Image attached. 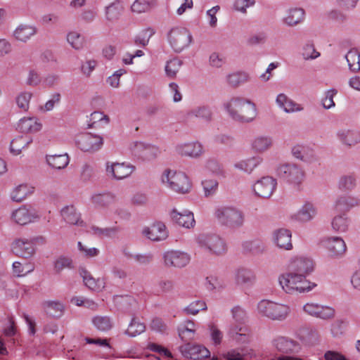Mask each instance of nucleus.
Masks as SVG:
<instances>
[{"instance_id": "e433bc0d", "label": "nucleus", "mask_w": 360, "mask_h": 360, "mask_svg": "<svg viewBox=\"0 0 360 360\" xmlns=\"http://www.w3.org/2000/svg\"><path fill=\"white\" fill-rule=\"evenodd\" d=\"M46 160L51 168L56 169H63L65 168L70 162V158L67 153L46 155Z\"/></svg>"}, {"instance_id": "20e7f679", "label": "nucleus", "mask_w": 360, "mask_h": 360, "mask_svg": "<svg viewBox=\"0 0 360 360\" xmlns=\"http://www.w3.org/2000/svg\"><path fill=\"white\" fill-rule=\"evenodd\" d=\"M257 311L262 316L277 321L285 320L291 312L289 305L267 300L258 303Z\"/></svg>"}, {"instance_id": "2eb2a0df", "label": "nucleus", "mask_w": 360, "mask_h": 360, "mask_svg": "<svg viewBox=\"0 0 360 360\" xmlns=\"http://www.w3.org/2000/svg\"><path fill=\"white\" fill-rule=\"evenodd\" d=\"M164 264L167 267L183 268L191 260L190 255L179 250H169L162 255Z\"/></svg>"}, {"instance_id": "9b49d317", "label": "nucleus", "mask_w": 360, "mask_h": 360, "mask_svg": "<svg viewBox=\"0 0 360 360\" xmlns=\"http://www.w3.org/2000/svg\"><path fill=\"white\" fill-rule=\"evenodd\" d=\"M134 170L135 167L130 163L107 162L105 164L106 176L111 179H124L130 176Z\"/></svg>"}, {"instance_id": "c9c22d12", "label": "nucleus", "mask_w": 360, "mask_h": 360, "mask_svg": "<svg viewBox=\"0 0 360 360\" xmlns=\"http://www.w3.org/2000/svg\"><path fill=\"white\" fill-rule=\"evenodd\" d=\"M350 219L345 214H338L331 220V227L333 231L339 233H345L349 230Z\"/></svg>"}, {"instance_id": "423d86ee", "label": "nucleus", "mask_w": 360, "mask_h": 360, "mask_svg": "<svg viewBox=\"0 0 360 360\" xmlns=\"http://www.w3.org/2000/svg\"><path fill=\"white\" fill-rule=\"evenodd\" d=\"M214 217L220 224L233 229L241 227L245 221L243 211L233 206L217 207L214 211Z\"/></svg>"}, {"instance_id": "0e129e2a", "label": "nucleus", "mask_w": 360, "mask_h": 360, "mask_svg": "<svg viewBox=\"0 0 360 360\" xmlns=\"http://www.w3.org/2000/svg\"><path fill=\"white\" fill-rule=\"evenodd\" d=\"M302 56L304 60H314L320 56V53L315 49L313 44H307L302 48Z\"/></svg>"}, {"instance_id": "393cba45", "label": "nucleus", "mask_w": 360, "mask_h": 360, "mask_svg": "<svg viewBox=\"0 0 360 360\" xmlns=\"http://www.w3.org/2000/svg\"><path fill=\"white\" fill-rule=\"evenodd\" d=\"M34 187L28 184H21L14 186L10 191V198L13 202H21L34 192Z\"/></svg>"}, {"instance_id": "cd10ccee", "label": "nucleus", "mask_w": 360, "mask_h": 360, "mask_svg": "<svg viewBox=\"0 0 360 360\" xmlns=\"http://www.w3.org/2000/svg\"><path fill=\"white\" fill-rule=\"evenodd\" d=\"M263 161L260 156H253L240 160L233 164V167L246 174H251Z\"/></svg>"}, {"instance_id": "79ce46f5", "label": "nucleus", "mask_w": 360, "mask_h": 360, "mask_svg": "<svg viewBox=\"0 0 360 360\" xmlns=\"http://www.w3.org/2000/svg\"><path fill=\"white\" fill-rule=\"evenodd\" d=\"M179 335L182 340L188 341L193 339L195 325L193 321L187 320L178 328Z\"/></svg>"}, {"instance_id": "a211bd4d", "label": "nucleus", "mask_w": 360, "mask_h": 360, "mask_svg": "<svg viewBox=\"0 0 360 360\" xmlns=\"http://www.w3.org/2000/svg\"><path fill=\"white\" fill-rule=\"evenodd\" d=\"M11 250L18 257L29 259L36 253V247H34L30 238H20L13 240L11 244Z\"/></svg>"}, {"instance_id": "774afa93", "label": "nucleus", "mask_w": 360, "mask_h": 360, "mask_svg": "<svg viewBox=\"0 0 360 360\" xmlns=\"http://www.w3.org/2000/svg\"><path fill=\"white\" fill-rule=\"evenodd\" d=\"M160 153V150L158 147L154 145L147 144L143 151L142 158L146 160H152L156 158Z\"/></svg>"}, {"instance_id": "de8ad7c7", "label": "nucleus", "mask_w": 360, "mask_h": 360, "mask_svg": "<svg viewBox=\"0 0 360 360\" xmlns=\"http://www.w3.org/2000/svg\"><path fill=\"white\" fill-rule=\"evenodd\" d=\"M243 248L245 252L254 255L263 253L266 250L265 244L259 240H247L243 243Z\"/></svg>"}, {"instance_id": "4468645a", "label": "nucleus", "mask_w": 360, "mask_h": 360, "mask_svg": "<svg viewBox=\"0 0 360 360\" xmlns=\"http://www.w3.org/2000/svg\"><path fill=\"white\" fill-rule=\"evenodd\" d=\"M314 269V262L311 259L304 256H295L290 259L288 265V270L302 274L304 278L311 274Z\"/></svg>"}, {"instance_id": "473e14b6", "label": "nucleus", "mask_w": 360, "mask_h": 360, "mask_svg": "<svg viewBox=\"0 0 360 360\" xmlns=\"http://www.w3.org/2000/svg\"><path fill=\"white\" fill-rule=\"evenodd\" d=\"M360 205V199L353 195H342L339 196L335 202L337 210L349 211Z\"/></svg>"}, {"instance_id": "a18cd8bd", "label": "nucleus", "mask_w": 360, "mask_h": 360, "mask_svg": "<svg viewBox=\"0 0 360 360\" xmlns=\"http://www.w3.org/2000/svg\"><path fill=\"white\" fill-rule=\"evenodd\" d=\"M123 7L120 1H115L105 7V17L109 21H115L120 18Z\"/></svg>"}, {"instance_id": "13d9d810", "label": "nucleus", "mask_w": 360, "mask_h": 360, "mask_svg": "<svg viewBox=\"0 0 360 360\" xmlns=\"http://www.w3.org/2000/svg\"><path fill=\"white\" fill-rule=\"evenodd\" d=\"M155 34L151 28L142 30L134 38V43L138 46H146L148 45L150 37Z\"/></svg>"}, {"instance_id": "7ed1b4c3", "label": "nucleus", "mask_w": 360, "mask_h": 360, "mask_svg": "<svg viewBox=\"0 0 360 360\" xmlns=\"http://www.w3.org/2000/svg\"><path fill=\"white\" fill-rule=\"evenodd\" d=\"M161 182L167 188L178 193H187L191 189L188 177L179 171L165 169L161 175Z\"/></svg>"}, {"instance_id": "5fc2aeb1", "label": "nucleus", "mask_w": 360, "mask_h": 360, "mask_svg": "<svg viewBox=\"0 0 360 360\" xmlns=\"http://www.w3.org/2000/svg\"><path fill=\"white\" fill-rule=\"evenodd\" d=\"M12 267L13 274L18 277L25 276L34 269V265L30 262L22 264L20 262H14Z\"/></svg>"}, {"instance_id": "4be33fe9", "label": "nucleus", "mask_w": 360, "mask_h": 360, "mask_svg": "<svg viewBox=\"0 0 360 360\" xmlns=\"http://www.w3.org/2000/svg\"><path fill=\"white\" fill-rule=\"evenodd\" d=\"M142 233L148 239L154 241L165 240L168 236V231L162 222H156L149 227H145Z\"/></svg>"}, {"instance_id": "a19ab883", "label": "nucleus", "mask_w": 360, "mask_h": 360, "mask_svg": "<svg viewBox=\"0 0 360 360\" xmlns=\"http://www.w3.org/2000/svg\"><path fill=\"white\" fill-rule=\"evenodd\" d=\"M61 215L63 219L70 224L82 225L80 215L77 212L74 206H66L61 210Z\"/></svg>"}, {"instance_id": "052dcab7", "label": "nucleus", "mask_w": 360, "mask_h": 360, "mask_svg": "<svg viewBox=\"0 0 360 360\" xmlns=\"http://www.w3.org/2000/svg\"><path fill=\"white\" fill-rule=\"evenodd\" d=\"M207 309V304L202 300H195L184 309L186 314L196 315L199 311Z\"/></svg>"}, {"instance_id": "a878e982", "label": "nucleus", "mask_w": 360, "mask_h": 360, "mask_svg": "<svg viewBox=\"0 0 360 360\" xmlns=\"http://www.w3.org/2000/svg\"><path fill=\"white\" fill-rule=\"evenodd\" d=\"M37 33V28L34 25L20 24L13 31V37L20 42L26 43Z\"/></svg>"}, {"instance_id": "864d4df0", "label": "nucleus", "mask_w": 360, "mask_h": 360, "mask_svg": "<svg viewBox=\"0 0 360 360\" xmlns=\"http://www.w3.org/2000/svg\"><path fill=\"white\" fill-rule=\"evenodd\" d=\"M202 186L204 196L210 198L216 194L218 190L219 182L215 179L207 178L202 181Z\"/></svg>"}, {"instance_id": "ddd939ff", "label": "nucleus", "mask_w": 360, "mask_h": 360, "mask_svg": "<svg viewBox=\"0 0 360 360\" xmlns=\"http://www.w3.org/2000/svg\"><path fill=\"white\" fill-rule=\"evenodd\" d=\"M302 311L308 316L323 320L332 319L335 316V309L329 306L309 302L302 307Z\"/></svg>"}, {"instance_id": "dca6fc26", "label": "nucleus", "mask_w": 360, "mask_h": 360, "mask_svg": "<svg viewBox=\"0 0 360 360\" xmlns=\"http://www.w3.org/2000/svg\"><path fill=\"white\" fill-rule=\"evenodd\" d=\"M276 185L277 181L276 179L266 176L257 180L252 185V190L257 196L268 198L271 196L276 190Z\"/></svg>"}, {"instance_id": "6e6d98bb", "label": "nucleus", "mask_w": 360, "mask_h": 360, "mask_svg": "<svg viewBox=\"0 0 360 360\" xmlns=\"http://www.w3.org/2000/svg\"><path fill=\"white\" fill-rule=\"evenodd\" d=\"M146 330L144 323H141L137 318H132L128 326L125 333L130 337H135L143 333Z\"/></svg>"}, {"instance_id": "f03ea898", "label": "nucleus", "mask_w": 360, "mask_h": 360, "mask_svg": "<svg viewBox=\"0 0 360 360\" xmlns=\"http://www.w3.org/2000/svg\"><path fill=\"white\" fill-rule=\"evenodd\" d=\"M282 289L288 294L304 293L313 290L316 284L307 280L302 274L288 271L278 278Z\"/></svg>"}, {"instance_id": "bf43d9fd", "label": "nucleus", "mask_w": 360, "mask_h": 360, "mask_svg": "<svg viewBox=\"0 0 360 360\" xmlns=\"http://www.w3.org/2000/svg\"><path fill=\"white\" fill-rule=\"evenodd\" d=\"M153 7V4L148 0H136L131 6L133 13H142L148 12Z\"/></svg>"}, {"instance_id": "bb28decb", "label": "nucleus", "mask_w": 360, "mask_h": 360, "mask_svg": "<svg viewBox=\"0 0 360 360\" xmlns=\"http://www.w3.org/2000/svg\"><path fill=\"white\" fill-rule=\"evenodd\" d=\"M317 214L316 207L310 202H306L293 215V218L300 222H309Z\"/></svg>"}, {"instance_id": "680f3d73", "label": "nucleus", "mask_w": 360, "mask_h": 360, "mask_svg": "<svg viewBox=\"0 0 360 360\" xmlns=\"http://www.w3.org/2000/svg\"><path fill=\"white\" fill-rule=\"evenodd\" d=\"M89 122V126L94 127L98 123L108 124L110 122V119L109 117L103 112L95 111L90 115Z\"/></svg>"}, {"instance_id": "f704fd0d", "label": "nucleus", "mask_w": 360, "mask_h": 360, "mask_svg": "<svg viewBox=\"0 0 360 360\" xmlns=\"http://www.w3.org/2000/svg\"><path fill=\"white\" fill-rule=\"evenodd\" d=\"M273 145L274 140L269 136H258L252 140L251 143L252 150L258 153H263L270 150Z\"/></svg>"}, {"instance_id": "1a4fd4ad", "label": "nucleus", "mask_w": 360, "mask_h": 360, "mask_svg": "<svg viewBox=\"0 0 360 360\" xmlns=\"http://www.w3.org/2000/svg\"><path fill=\"white\" fill-rule=\"evenodd\" d=\"M167 39L174 51L180 53L189 46L192 41V35L186 28L176 27L169 32Z\"/></svg>"}, {"instance_id": "4c0bfd02", "label": "nucleus", "mask_w": 360, "mask_h": 360, "mask_svg": "<svg viewBox=\"0 0 360 360\" xmlns=\"http://www.w3.org/2000/svg\"><path fill=\"white\" fill-rule=\"evenodd\" d=\"M356 186V176L353 173L342 175L338 181V187L341 191H352Z\"/></svg>"}, {"instance_id": "f257e3e1", "label": "nucleus", "mask_w": 360, "mask_h": 360, "mask_svg": "<svg viewBox=\"0 0 360 360\" xmlns=\"http://www.w3.org/2000/svg\"><path fill=\"white\" fill-rule=\"evenodd\" d=\"M227 115L235 122L249 124L257 117V108L255 103L241 96H233L223 103Z\"/></svg>"}, {"instance_id": "b1692460", "label": "nucleus", "mask_w": 360, "mask_h": 360, "mask_svg": "<svg viewBox=\"0 0 360 360\" xmlns=\"http://www.w3.org/2000/svg\"><path fill=\"white\" fill-rule=\"evenodd\" d=\"M291 155L297 160L304 162H312L316 160L313 150L301 144H295L291 148Z\"/></svg>"}, {"instance_id": "e2e57ef3", "label": "nucleus", "mask_w": 360, "mask_h": 360, "mask_svg": "<svg viewBox=\"0 0 360 360\" xmlns=\"http://www.w3.org/2000/svg\"><path fill=\"white\" fill-rule=\"evenodd\" d=\"M92 322L94 326L101 331H106L112 328L111 321L108 316H95Z\"/></svg>"}, {"instance_id": "c756f323", "label": "nucleus", "mask_w": 360, "mask_h": 360, "mask_svg": "<svg viewBox=\"0 0 360 360\" xmlns=\"http://www.w3.org/2000/svg\"><path fill=\"white\" fill-rule=\"evenodd\" d=\"M42 124L36 117H23L18 124V129L22 133H36L41 129Z\"/></svg>"}, {"instance_id": "2f4dec72", "label": "nucleus", "mask_w": 360, "mask_h": 360, "mask_svg": "<svg viewBox=\"0 0 360 360\" xmlns=\"http://www.w3.org/2000/svg\"><path fill=\"white\" fill-rule=\"evenodd\" d=\"M171 216L176 224L184 228L190 229L195 225V221L193 214L188 210L179 212L174 210L171 213Z\"/></svg>"}, {"instance_id": "49530a36", "label": "nucleus", "mask_w": 360, "mask_h": 360, "mask_svg": "<svg viewBox=\"0 0 360 360\" xmlns=\"http://www.w3.org/2000/svg\"><path fill=\"white\" fill-rule=\"evenodd\" d=\"M349 68L353 72L360 70V50L352 49L345 56Z\"/></svg>"}, {"instance_id": "3c124183", "label": "nucleus", "mask_w": 360, "mask_h": 360, "mask_svg": "<svg viewBox=\"0 0 360 360\" xmlns=\"http://www.w3.org/2000/svg\"><path fill=\"white\" fill-rule=\"evenodd\" d=\"M189 115L193 117L200 119L205 122H210L212 118V112L210 108L205 105L193 108L190 111Z\"/></svg>"}, {"instance_id": "603ef678", "label": "nucleus", "mask_w": 360, "mask_h": 360, "mask_svg": "<svg viewBox=\"0 0 360 360\" xmlns=\"http://www.w3.org/2000/svg\"><path fill=\"white\" fill-rule=\"evenodd\" d=\"M66 39L71 47L75 50H81L84 46V37L76 31L68 32Z\"/></svg>"}, {"instance_id": "0eeeda50", "label": "nucleus", "mask_w": 360, "mask_h": 360, "mask_svg": "<svg viewBox=\"0 0 360 360\" xmlns=\"http://www.w3.org/2000/svg\"><path fill=\"white\" fill-rule=\"evenodd\" d=\"M200 249L207 254L219 256L226 252V245L224 240L217 234L202 233L195 238Z\"/></svg>"}, {"instance_id": "aec40b11", "label": "nucleus", "mask_w": 360, "mask_h": 360, "mask_svg": "<svg viewBox=\"0 0 360 360\" xmlns=\"http://www.w3.org/2000/svg\"><path fill=\"white\" fill-rule=\"evenodd\" d=\"M291 231L287 229H278L272 233L273 243L280 249L290 250L292 249Z\"/></svg>"}, {"instance_id": "c85d7f7f", "label": "nucleus", "mask_w": 360, "mask_h": 360, "mask_svg": "<svg viewBox=\"0 0 360 360\" xmlns=\"http://www.w3.org/2000/svg\"><path fill=\"white\" fill-rule=\"evenodd\" d=\"M338 140L344 146L352 147L360 143V131L351 129H340L337 132Z\"/></svg>"}, {"instance_id": "37998d69", "label": "nucleus", "mask_w": 360, "mask_h": 360, "mask_svg": "<svg viewBox=\"0 0 360 360\" xmlns=\"http://www.w3.org/2000/svg\"><path fill=\"white\" fill-rule=\"evenodd\" d=\"M32 142V138L19 136L11 141L10 146L11 152L15 155H19L22 150L27 148Z\"/></svg>"}, {"instance_id": "9d476101", "label": "nucleus", "mask_w": 360, "mask_h": 360, "mask_svg": "<svg viewBox=\"0 0 360 360\" xmlns=\"http://www.w3.org/2000/svg\"><path fill=\"white\" fill-rule=\"evenodd\" d=\"M41 215L38 210L28 205H22L12 211L11 221L20 226H25L35 223L40 219Z\"/></svg>"}, {"instance_id": "58836bf2", "label": "nucleus", "mask_w": 360, "mask_h": 360, "mask_svg": "<svg viewBox=\"0 0 360 360\" xmlns=\"http://www.w3.org/2000/svg\"><path fill=\"white\" fill-rule=\"evenodd\" d=\"M236 280L238 284L250 286L256 281V275L250 269H240L237 271Z\"/></svg>"}, {"instance_id": "f8f14e48", "label": "nucleus", "mask_w": 360, "mask_h": 360, "mask_svg": "<svg viewBox=\"0 0 360 360\" xmlns=\"http://www.w3.org/2000/svg\"><path fill=\"white\" fill-rule=\"evenodd\" d=\"M75 143L81 150L93 153L101 148L103 139L98 135L84 133L76 137Z\"/></svg>"}, {"instance_id": "72a5a7b5", "label": "nucleus", "mask_w": 360, "mask_h": 360, "mask_svg": "<svg viewBox=\"0 0 360 360\" xmlns=\"http://www.w3.org/2000/svg\"><path fill=\"white\" fill-rule=\"evenodd\" d=\"M304 18V11L301 8H291L286 11L283 22L290 27L302 22Z\"/></svg>"}, {"instance_id": "69168bd1", "label": "nucleus", "mask_w": 360, "mask_h": 360, "mask_svg": "<svg viewBox=\"0 0 360 360\" xmlns=\"http://www.w3.org/2000/svg\"><path fill=\"white\" fill-rule=\"evenodd\" d=\"M32 94L30 92H22L16 98V103L19 108L27 111L29 108L30 101Z\"/></svg>"}, {"instance_id": "8fccbe9b", "label": "nucleus", "mask_w": 360, "mask_h": 360, "mask_svg": "<svg viewBox=\"0 0 360 360\" xmlns=\"http://www.w3.org/2000/svg\"><path fill=\"white\" fill-rule=\"evenodd\" d=\"M42 305L47 314L55 317L60 316L64 310L63 303L58 301H45Z\"/></svg>"}, {"instance_id": "f3484780", "label": "nucleus", "mask_w": 360, "mask_h": 360, "mask_svg": "<svg viewBox=\"0 0 360 360\" xmlns=\"http://www.w3.org/2000/svg\"><path fill=\"white\" fill-rule=\"evenodd\" d=\"M325 247L328 256L332 259H341L347 252V245L345 240L338 236L330 237L325 240Z\"/></svg>"}, {"instance_id": "338daca9", "label": "nucleus", "mask_w": 360, "mask_h": 360, "mask_svg": "<svg viewBox=\"0 0 360 360\" xmlns=\"http://www.w3.org/2000/svg\"><path fill=\"white\" fill-rule=\"evenodd\" d=\"M267 40V34L265 32H259L252 34L247 40L250 46L264 44Z\"/></svg>"}, {"instance_id": "6ab92c4d", "label": "nucleus", "mask_w": 360, "mask_h": 360, "mask_svg": "<svg viewBox=\"0 0 360 360\" xmlns=\"http://www.w3.org/2000/svg\"><path fill=\"white\" fill-rule=\"evenodd\" d=\"M273 347L278 352L286 354H294L300 352L301 347L298 342L283 336H278L271 342Z\"/></svg>"}, {"instance_id": "ea45409f", "label": "nucleus", "mask_w": 360, "mask_h": 360, "mask_svg": "<svg viewBox=\"0 0 360 360\" xmlns=\"http://www.w3.org/2000/svg\"><path fill=\"white\" fill-rule=\"evenodd\" d=\"M81 275L84 284L90 289L100 291L105 287V281L103 278L95 279L91 274L86 270H82Z\"/></svg>"}, {"instance_id": "09e8293b", "label": "nucleus", "mask_w": 360, "mask_h": 360, "mask_svg": "<svg viewBox=\"0 0 360 360\" xmlns=\"http://www.w3.org/2000/svg\"><path fill=\"white\" fill-rule=\"evenodd\" d=\"M74 268V264L72 258L65 255H60L56 258L53 262V269L57 274L60 273L64 269H72Z\"/></svg>"}, {"instance_id": "39448f33", "label": "nucleus", "mask_w": 360, "mask_h": 360, "mask_svg": "<svg viewBox=\"0 0 360 360\" xmlns=\"http://www.w3.org/2000/svg\"><path fill=\"white\" fill-rule=\"evenodd\" d=\"M277 176L286 183L299 188L306 178L305 171L302 166L294 162H284L276 168Z\"/></svg>"}, {"instance_id": "7c9ffc66", "label": "nucleus", "mask_w": 360, "mask_h": 360, "mask_svg": "<svg viewBox=\"0 0 360 360\" xmlns=\"http://www.w3.org/2000/svg\"><path fill=\"white\" fill-rule=\"evenodd\" d=\"M116 200V195L112 193H94L90 198L91 203L96 208H104Z\"/></svg>"}, {"instance_id": "412c9836", "label": "nucleus", "mask_w": 360, "mask_h": 360, "mask_svg": "<svg viewBox=\"0 0 360 360\" xmlns=\"http://www.w3.org/2000/svg\"><path fill=\"white\" fill-rule=\"evenodd\" d=\"M176 150L181 155L193 158L201 156L205 152L203 145L199 141L179 144L176 147Z\"/></svg>"}, {"instance_id": "4d7b16f0", "label": "nucleus", "mask_w": 360, "mask_h": 360, "mask_svg": "<svg viewBox=\"0 0 360 360\" xmlns=\"http://www.w3.org/2000/svg\"><path fill=\"white\" fill-rule=\"evenodd\" d=\"M181 65L182 61L176 58L168 60L165 67L166 75L172 79L175 78Z\"/></svg>"}, {"instance_id": "c03bdc74", "label": "nucleus", "mask_w": 360, "mask_h": 360, "mask_svg": "<svg viewBox=\"0 0 360 360\" xmlns=\"http://www.w3.org/2000/svg\"><path fill=\"white\" fill-rule=\"evenodd\" d=\"M250 75L245 72H236L229 74L226 76L227 84L234 88L249 82Z\"/></svg>"}, {"instance_id": "6e6552de", "label": "nucleus", "mask_w": 360, "mask_h": 360, "mask_svg": "<svg viewBox=\"0 0 360 360\" xmlns=\"http://www.w3.org/2000/svg\"><path fill=\"white\" fill-rule=\"evenodd\" d=\"M231 312L233 319L238 324H231L228 331L229 335L238 342H248V328L243 326L247 319L245 311L239 307H236L232 309Z\"/></svg>"}, {"instance_id": "5701e85b", "label": "nucleus", "mask_w": 360, "mask_h": 360, "mask_svg": "<svg viewBox=\"0 0 360 360\" xmlns=\"http://www.w3.org/2000/svg\"><path fill=\"white\" fill-rule=\"evenodd\" d=\"M277 106L286 113L300 112L304 110L303 106L292 100L285 94H279L276 98Z\"/></svg>"}]
</instances>
